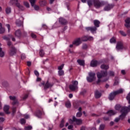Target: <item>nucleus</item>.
Returning <instances> with one entry per match:
<instances>
[{
	"label": "nucleus",
	"instance_id": "obj_1",
	"mask_svg": "<svg viewBox=\"0 0 130 130\" xmlns=\"http://www.w3.org/2000/svg\"><path fill=\"white\" fill-rule=\"evenodd\" d=\"M105 5H107V1L93 0V6H94L96 9H100V8L104 7Z\"/></svg>",
	"mask_w": 130,
	"mask_h": 130
},
{
	"label": "nucleus",
	"instance_id": "obj_2",
	"mask_svg": "<svg viewBox=\"0 0 130 130\" xmlns=\"http://www.w3.org/2000/svg\"><path fill=\"white\" fill-rule=\"evenodd\" d=\"M9 4L10 6H14L15 5L16 7H17V8H18V9L21 11H24V10H25L24 7L19 3V0H10L9 2Z\"/></svg>",
	"mask_w": 130,
	"mask_h": 130
},
{
	"label": "nucleus",
	"instance_id": "obj_3",
	"mask_svg": "<svg viewBox=\"0 0 130 130\" xmlns=\"http://www.w3.org/2000/svg\"><path fill=\"white\" fill-rule=\"evenodd\" d=\"M123 93V89L122 88H120V89L113 91L111 93L109 96V100H113L114 99V97L116 96V95H118V94H121Z\"/></svg>",
	"mask_w": 130,
	"mask_h": 130
},
{
	"label": "nucleus",
	"instance_id": "obj_4",
	"mask_svg": "<svg viewBox=\"0 0 130 130\" xmlns=\"http://www.w3.org/2000/svg\"><path fill=\"white\" fill-rule=\"evenodd\" d=\"M78 85H79L78 81H72V84L69 85L70 90L71 91H76V90H78Z\"/></svg>",
	"mask_w": 130,
	"mask_h": 130
},
{
	"label": "nucleus",
	"instance_id": "obj_5",
	"mask_svg": "<svg viewBox=\"0 0 130 130\" xmlns=\"http://www.w3.org/2000/svg\"><path fill=\"white\" fill-rule=\"evenodd\" d=\"M88 77H87V80L89 82L91 83L96 79V74L93 72H89L88 73Z\"/></svg>",
	"mask_w": 130,
	"mask_h": 130
},
{
	"label": "nucleus",
	"instance_id": "obj_6",
	"mask_svg": "<svg viewBox=\"0 0 130 130\" xmlns=\"http://www.w3.org/2000/svg\"><path fill=\"white\" fill-rule=\"evenodd\" d=\"M116 49L117 51L122 50V49H125V47L123 46V42L121 41L118 42L116 46Z\"/></svg>",
	"mask_w": 130,
	"mask_h": 130
},
{
	"label": "nucleus",
	"instance_id": "obj_7",
	"mask_svg": "<svg viewBox=\"0 0 130 130\" xmlns=\"http://www.w3.org/2000/svg\"><path fill=\"white\" fill-rule=\"evenodd\" d=\"M96 75L98 79H101L102 78L106 77L107 76V71H102L101 72H98Z\"/></svg>",
	"mask_w": 130,
	"mask_h": 130
},
{
	"label": "nucleus",
	"instance_id": "obj_8",
	"mask_svg": "<svg viewBox=\"0 0 130 130\" xmlns=\"http://www.w3.org/2000/svg\"><path fill=\"white\" fill-rule=\"evenodd\" d=\"M105 7L104 8V11H105L106 12H108V11H110L112 9H113V7H114V5L113 4H108V2H107V4H106Z\"/></svg>",
	"mask_w": 130,
	"mask_h": 130
},
{
	"label": "nucleus",
	"instance_id": "obj_9",
	"mask_svg": "<svg viewBox=\"0 0 130 130\" xmlns=\"http://www.w3.org/2000/svg\"><path fill=\"white\" fill-rule=\"evenodd\" d=\"M16 53L17 49H16L15 47L12 46L8 52V54H9L11 56H13V55H15V54Z\"/></svg>",
	"mask_w": 130,
	"mask_h": 130
},
{
	"label": "nucleus",
	"instance_id": "obj_10",
	"mask_svg": "<svg viewBox=\"0 0 130 130\" xmlns=\"http://www.w3.org/2000/svg\"><path fill=\"white\" fill-rule=\"evenodd\" d=\"M86 30H87V31H90L91 33L94 34L96 33V31H97V27H96V26L87 27H86Z\"/></svg>",
	"mask_w": 130,
	"mask_h": 130
},
{
	"label": "nucleus",
	"instance_id": "obj_11",
	"mask_svg": "<svg viewBox=\"0 0 130 130\" xmlns=\"http://www.w3.org/2000/svg\"><path fill=\"white\" fill-rule=\"evenodd\" d=\"M93 39L94 38H93L92 37L84 36L81 38L80 40L81 41H88V40H89V41H92V40H93Z\"/></svg>",
	"mask_w": 130,
	"mask_h": 130
},
{
	"label": "nucleus",
	"instance_id": "obj_12",
	"mask_svg": "<svg viewBox=\"0 0 130 130\" xmlns=\"http://www.w3.org/2000/svg\"><path fill=\"white\" fill-rule=\"evenodd\" d=\"M54 85V83H53V82L49 83V82L47 81L44 85V89L46 90V89H48L49 88H52Z\"/></svg>",
	"mask_w": 130,
	"mask_h": 130
},
{
	"label": "nucleus",
	"instance_id": "obj_13",
	"mask_svg": "<svg viewBox=\"0 0 130 130\" xmlns=\"http://www.w3.org/2000/svg\"><path fill=\"white\" fill-rule=\"evenodd\" d=\"M82 43V41H81V39L80 38L76 39L73 42V45H75V46H79L80 44Z\"/></svg>",
	"mask_w": 130,
	"mask_h": 130
},
{
	"label": "nucleus",
	"instance_id": "obj_14",
	"mask_svg": "<svg viewBox=\"0 0 130 130\" xmlns=\"http://www.w3.org/2000/svg\"><path fill=\"white\" fill-rule=\"evenodd\" d=\"M9 98L10 100H12V101H13L12 103V105H16V104H18V100H17V99L15 98V96L10 95Z\"/></svg>",
	"mask_w": 130,
	"mask_h": 130
},
{
	"label": "nucleus",
	"instance_id": "obj_15",
	"mask_svg": "<svg viewBox=\"0 0 130 130\" xmlns=\"http://www.w3.org/2000/svg\"><path fill=\"white\" fill-rule=\"evenodd\" d=\"M59 23H60L61 25H67L68 21L65 19L61 17L59 18Z\"/></svg>",
	"mask_w": 130,
	"mask_h": 130
},
{
	"label": "nucleus",
	"instance_id": "obj_16",
	"mask_svg": "<svg viewBox=\"0 0 130 130\" xmlns=\"http://www.w3.org/2000/svg\"><path fill=\"white\" fill-rule=\"evenodd\" d=\"M73 119L75 120V122L76 123V124H78V125L82 124V121L81 119H77V118H76L75 116H73Z\"/></svg>",
	"mask_w": 130,
	"mask_h": 130
},
{
	"label": "nucleus",
	"instance_id": "obj_17",
	"mask_svg": "<svg viewBox=\"0 0 130 130\" xmlns=\"http://www.w3.org/2000/svg\"><path fill=\"white\" fill-rule=\"evenodd\" d=\"M98 65V61L97 60H92L90 62V67L95 68Z\"/></svg>",
	"mask_w": 130,
	"mask_h": 130
},
{
	"label": "nucleus",
	"instance_id": "obj_18",
	"mask_svg": "<svg viewBox=\"0 0 130 130\" xmlns=\"http://www.w3.org/2000/svg\"><path fill=\"white\" fill-rule=\"evenodd\" d=\"M93 24L95 27L98 28L100 26V21L98 20H93Z\"/></svg>",
	"mask_w": 130,
	"mask_h": 130
},
{
	"label": "nucleus",
	"instance_id": "obj_19",
	"mask_svg": "<svg viewBox=\"0 0 130 130\" xmlns=\"http://www.w3.org/2000/svg\"><path fill=\"white\" fill-rule=\"evenodd\" d=\"M9 109H10V106L8 105H5L4 108V111L7 114H10V112H9Z\"/></svg>",
	"mask_w": 130,
	"mask_h": 130
},
{
	"label": "nucleus",
	"instance_id": "obj_20",
	"mask_svg": "<svg viewBox=\"0 0 130 130\" xmlns=\"http://www.w3.org/2000/svg\"><path fill=\"white\" fill-rule=\"evenodd\" d=\"M107 113V114H108V115H109L110 116H111L112 115H114L115 114H116V112L112 110H111L108 111Z\"/></svg>",
	"mask_w": 130,
	"mask_h": 130
},
{
	"label": "nucleus",
	"instance_id": "obj_21",
	"mask_svg": "<svg viewBox=\"0 0 130 130\" xmlns=\"http://www.w3.org/2000/svg\"><path fill=\"white\" fill-rule=\"evenodd\" d=\"M95 98L98 99L101 97V93L99 92L98 90H96L94 93Z\"/></svg>",
	"mask_w": 130,
	"mask_h": 130
},
{
	"label": "nucleus",
	"instance_id": "obj_22",
	"mask_svg": "<svg viewBox=\"0 0 130 130\" xmlns=\"http://www.w3.org/2000/svg\"><path fill=\"white\" fill-rule=\"evenodd\" d=\"M77 62L80 66H82V67L85 66V61L83 60L78 59L77 60Z\"/></svg>",
	"mask_w": 130,
	"mask_h": 130
},
{
	"label": "nucleus",
	"instance_id": "obj_23",
	"mask_svg": "<svg viewBox=\"0 0 130 130\" xmlns=\"http://www.w3.org/2000/svg\"><path fill=\"white\" fill-rule=\"evenodd\" d=\"M35 115L37 116V117L40 118V117H41V115H42V112H41V111L40 110H38L36 112Z\"/></svg>",
	"mask_w": 130,
	"mask_h": 130
},
{
	"label": "nucleus",
	"instance_id": "obj_24",
	"mask_svg": "<svg viewBox=\"0 0 130 130\" xmlns=\"http://www.w3.org/2000/svg\"><path fill=\"white\" fill-rule=\"evenodd\" d=\"M16 24L17 26H18L19 27H20V26H22L23 21H21V20H20V19H17L16 21Z\"/></svg>",
	"mask_w": 130,
	"mask_h": 130
},
{
	"label": "nucleus",
	"instance_id": "obj_25",
	"mask_svg": "<svg viewBox=\"0 0 130 130\" xmlns=\"http://www.w3.org/2000/svg\"><path fill=\"white\" fill-rule=\"evenodd\" d=\"M15 35L16 37H21V30H17L15 31Z\"/></svg>",
	"mask_w": 130,
	"mask_h": 130
},
{
	"label": "nucleus",
	"instance_id": "obj_26",
	"mask_svg": "<svg viewBox=\"0 0 130 130\" xmlns=\"http://www.w3.org/2000/svg\"><path fill=\"white\" fill-rule=\"evenodd\" d=\"M5 28L3 27V24L0 23V34H3V33H5Z\"/></svg>",
	"mask_w": 130,
	"mask_h": 130
},
{
	"label": "nucleus",
	"instance_id": "obj_27",
	"mask_svg": "<svg viewBox=\"0 0 130 130\" xmlns=\"http://www.w3.org/2000/svg\"><path fill=\"white\" fill-rule=\"evenodd\" d=\"M101 68L102 70H108L109 69V66L108 65H106L104 64L101 65Z\"/></svg>",
	"mask_w": 130,
	"mask_h": 130
},
{
	"label": "nucleus",
	"instance_id": "obj_28",
	"mask_svg": "<svg viewBox=\"0 0 130 130\" xmlns=\"http://www.w3.org/2000/svg\"><path fill=\"white\" fill-rule=\"evenodd\" d=\"M39 4L41 7H44V6H46L47 2L46 1H42L40 2Z\"/></svg>",
	"mask_w": 130,
	"mask_h": 130
},
{
	"label": "nucleus",
	"instance_id": "obj_29",
	"mask_svg": "<svg viewBox=\"0 0 130 130\" xmlns=\"http://www.w3.org/2000/svg\"><path fill=\"white\" fill-rule=\"evenodd\" d=\"M5 11L6 14H10L11 12H12V9L10 7H7Z\"/></svg>",
	"mask_w": 130,
	"mask_h": 130
},
{
	"label": "nucleus",
	"instance_id": "obj_30",
	"mask_svg": "<svg viewBox=\"0 0 130 130\" xmlns=\"http://www.w3.org/2000/svg\"><path fill=\"white\" fill-rule=\"evenodd\" d=\"M121 108L122 109V108H121V106H120V105H116L115 107V109L118 111H119Z\"/></svg>",
	"mask_w": 130,
	"mask_h": 130
},
{
	"label": "nucleus",
	"instance_id": "obj_31",
	"mask_svg": "<svg viewBox=\"0 0 130 130\" xmlns=\"http://www.w3.org/2000/svg\"><path fill=\"white\" fill-rule=\"evenodd\" d=\"M71 106H72V105L71 104V102H67L66 103V107L67 108H71Z\"/></svg>",
	"mask_w": 130,
	"mask_h": 130
},
{
	"label": "nucleus",
	"instance_id": "obj_32",
	"mask_svg": "<svg viewBox=\"0 0 130 130\" xmlns=\"http://www.w3.org/2000/svg\"><path fill=\"white\" fill-rule=\"evenodd\" d=\"M39 54H40V56H41V57H43V56H44V54H45L44 51H43V50H40Z\"/></svg>",
	"mask_w": 130,
	"mask_h": 130
},
{
	"label": "nucleus",
	"instance_id": "obj_33",
	"mask_svg": "<svg viewBox=\"0 0 130 130\" xmlns=\"http://www.w3.org/2000/svg\"><path fill=\"white\" fill-rule=\"evenodd\" d=\"M58 74L59 76H63L64 75V71L63 70H59Z\"/></svg>",
	"mask_w": 130,
	"mask_h": 130
},
{
	"label": "nucleus",
	"instance_id": "obj_34",
	"mask_svg": "<svg viewBox=\"0 0 130 130\" xmlns=\"http://www.w3.org/2000/svg\"><path fill=\"white\" fill-rule=\"evenodd\" d=\"M30 3L31 7H34V5H35V3H36V0H29Z\"/></svg>",
	"mask_w": 130,
	"mask_h": 130
},
{
	"label": "nucleus",
	"instance_id": "obj_35",
	"mask_svg": "<svg viewBox=\"0 0 130 130\" xmlns=\"http://www.w3.org/2000/svg\"><path fill=\"white\" fill-rule=\"evenodd\" d=\"M109 77H114V72L113 71H109L108 73Z\"/></svg>",
	"mask_w": 130,
	"mask_h": 130
},
{
	"label": "nucleus",
	"instance_id": "obj_36",
	"mask_svg": "<svg viewBox=\"0 0 130 130\" xmlns=\"http://www.w3.org/2000/svg\"><path fill=\"white\" fill-rule=\"evenodd\" d=\"M119 33L121 34V35H122V36H124V37H125L126 35H127L126 33L124 32V31L122 30H120Z\"/></svg>",
	"mask_w": 130,
	"mask_h": 130
},
{
	"label": "nucleus",
	"instance_id": "obj_37",
	"mask_svg": "<svg viewBox=\"0 0 130 130\" xmlns=\"http://www.w3.org/2000/svg\"><path fill=\"white\" fill-rule=\"evenodd\" d=\"M110 43H115L116 42V40L115 38H112L110 40Z\"/></svg>",
	"mask_w": 130,
	"mask_h": 130
},
{
	"label": "nucleus",
	"instance_id": "obj_38",
	"mask_svg": "<svg viewBox=\"0 0 130 130\" xmlns=\"http://www.w3.org/2000/svg\"><path fill=\"white\" fill-rule=\"evenodd\" d=\"M104 128H105V125H104V124H101L100 125V127H99V129L100 130H103V129H104Z\"/></svg>",
	"mask_w": 130,
	"mask_h": 130
},
{
	"label": "nucleus",
	"instance_id": "obj_39",
	"mask_svg": "<svg viewBox=\"0 0 130 130\" xmlns=\"http://www.w3.org/2000/svg\"><path fill=\"white\" fill-rule=\"evenodd\" d=\"M64 66V64H62L61 66H59L58 67V70L59 71H62V69H63V67Z\"/></svg>",
	"mask_w": 130,
	"mask_h": 130
},
{
	"label": "nucleus",
	"instance_id": "obj_40",
	"mask_svg": "<svg viewBox=\"0 0 130 130\" xmlns=\"http://www.w3.org/2000/svg\"><path fill=\"white\" fill-rule=\"evenodd\" d=\"M32 126H27L24 127V130H30V129H32Z\"/></svg>",
	"mask_w": 130,
	"mask_h": 130
},
{
	"label": "nucleus",
	"instance_id": "obj_41",
	"mask_svg": "<svg viewBox=\"0 0 130 130\" xmlns=\"http://www.w3.org/2000/svg\"><path fill=\"white\" fill-rule=\"evenodd\" d=\"M118 84V78H115L114 86H116Z\"/></svg>",
	"mask_w": 130,
	"mask_h": 130
},
{
	"label": "nucleus",
	"instance_id": "obj_42",
	"mask_svg": "<svg viewBox=\"0 0 130 130\" xmlns=\"http://www.w3.org/2000/svg\"><path fill=\"white\" fill-rule=\"evenodd\" d=\"M20 123L21 124H25V123H26V120H25V119H21L20 120Z\"/></svg>",
	"mask_w": 130,
	"mask_h": 130
},
{
	"label": "nucleus",
	"instance_id": "obj_43",
	"mask_svg": "<svg viewBox=\"0 0 130 130\" xmlns=\"http://www.w3.org/2000/svg\"><path fill=\"white\" fill-rule=\"evenodd\" d=\"M64 123V119H62L61 121V123L60 124V127H63V123Z\"/></svg>",
	"mask_w": 130,
	"mask_h": 130
},
{
	"label": "nucleus",
	"instance_id": "obj_44",
	"mask_svg": "<svg viewBox=\"0 0 130 130\" xmlns=\"http://www.w3.org/2000/svg\"><path fill=\"white\" fill-rule=\"evenodd\" d=\"M77 117H81L82 116V112H79L76 114Z\"/></svg>",
	"mask_w": 130,
	"mask_h": 130
},
{
	"label": "nucleus",
	"instance_id": "obj_45",
	"mask_svg": "<svg viewBox=\"0 0 130 130\" xmlns=\"http://www.w3.org/2000/svg\"><path fill=\"white\" fill-rule=\"evenodd\" d=\"M87 4L89 7H91V6H92V4H93V2H92V1L91 0H88L87 1Z\"/></svg>",
	"mask_w": 130,
	"mask_h": 130
},
{
	"label": "nucleus",
	"instance_id": "obj_46",
	"mask_svg": "<svg viewBox=\"0 0 130 130\" xmlns=\"http://www.w3.org/2000/svg\"><path fill=\"white\" fill-rule=\"evenodd\" d=\"M32 7H34V8L36 11H38V10H39V6H38L37 5H34Z\"/></svg>",
	"mask_w": 130,
	"mask_h": 130
},
{
	"label": "nucleus",
	"instance_id": "obj_47",
	"mask_svg": "<svg viewBox=\"0 0 130 130\" xmlns=\"http://www.w3.org/2000/svg\"><path fill=\"white\" fill-rule=\"evenodd\" d=\"M88 47V46L87 45V44H84L83 45H82V48L83 49H87Z\"/></svg>",
	"mask_w": 130,
	"mask_h": 130
},
{
	"label": "nucleus",
	"instance_id": "obj_48",
	"mask_svg": "<svg viewBox=\"0 0 130 130\" xmlns=\"http://www.w3.org/2000/svg\"><path fill=\"white\" fill-rule=\"evenodd\" d=\"M24 116L25 119H28V118H30V116L27 114H24Z\"/></svg>",
	"mask_w": 130,
	"mask_h": 130
},
{
	"label": "nucleus",
	"instance_id": "obj_49",
	"mask_svg": "<svg viewBox=\"0 0 130 130\" xmlns=\"http://www.w3.org/2000/svg\"><path fill=\"white\" fill-rule=\"evenodd\" d=\"M4 56H5V52L4 51L0 52V57H4Z\"/></svg>",
	"mask_w": 130,
	"mask_h": 130
},
{
	"label": "nucleus",
	"instance_id": "obj_50",
	"mask_svg": "<svg viewBox=\"0 0 130 130\" xmlns=\"http://www.w3.org/2000/svg\"><path fill=\"white\" fill-rule=\"evenodd\" d=\"M125 22L126 23L129 24V23H130V18H127V19L125 20Z\"/></svg>",
	"mask_w": 130,
	"mask_h": 130
},
{
	"label": "nucleus",
	"instance_id": "obj_51",
	"mask_svg": "<svg viewBox=\"0 0 130 130\" xmlns=\"http://www.w3.org/2000/svg\"><path fill=\"white\" fill-rule=\"evenodd\" d=\"M6 26L8 28V32H10V30L11 26L9 24H6Z\"/></svg>",
	"mask_w": 130,
	"mask_h": 130
},
{
	"label": "nucleus",
	"instance_id": "obj_52",
	"mask_svg": "<svg viewBox=\"0 0 130 130\" xmlns=\"http://www.w3.org/2000/svg\"><path fill=\"white\" fill-rule=\"evenodd\" d=\"M69 121L70 123H74V122H75V120H74V117H73V119H70Z\"/></svg>",
	"mask_w": 130,
	"mask_h": 130
},
{
	"label": "nucleus",
	"instance_id": "obj_53",
	"mask_svg": "<svg viewBox=\"0 0 130 130\" xmlns=\"http://www.w3.org/2000/svg\"><path fill=\"white\" fill-rule=\"evenodd\" d=\"M53 12H54V13H57V14H59V12H57V8H53Z\"/></svg>",
	"mask_w": 130,
	"mask_h": 130
},
{
	"label": "nucleus",
	"instance_id": "obj_54",
	"mask_svg": "<svg viewBox=\"0 0 130 130\" xmlns=\"http://www.w3.org/2000/svg\"><path fill=\"white\" fill-rule=\"evenodd\" d=\"M3 39H4V40H6L7 41H9L10 40V39L7 36L3 37Z\"/></svg>",
	"mask_w": 130,
	"mask_h": 130
},
{
	"label": "nucleus",
	"instance_id": "obj_55",
	"mask_svg": "<svg viewBox=\"0 0 130 130\" xmlns=\"http://www.w3.org/2000/svg\"><path fill=\"white\" fill-rule=\"evenodd\" d=\"M24 5L26 7V8H29V3L28 2H24Z\"/></svg>",
	"mask_w": 130,
	"mask_h": 130
},
{
	"label": "nucleus",
	"instance_id": "obj_56",
	"mask_svg": "<svg viewBox=\"0 0 130 130\" xmlns=\"http://www.w3.org/2000/svg\"><path fill=\"white\" fill-rule=\"evenodd\" d=\"M34 73H35V75H36V76H37V77L39 76V73L38 72V71H35Z\"/></svg>",
	"mask_w": 130,
	"mask_h": 130
},
{
	"label": "nucleus",
	"instance_id": "obj_57",
	"mask_svg": "<svg viewBox=\"0 0 130 130\" xmlns=\"http://www.w3.org/2000/svg\"><path fill=\"white\" fill-rule=\"evenodd\" d=\"M125 27L126 28H130V24L129 23H126L125 24Z\"/></svg>",
	"mask_w": 130,
	"mask_h": 130
},
{
	"label": "nucleus",
	"instance_id": "obj_58",
	"mask_svg": "<svg viewBox=\"0 0 130 130\" xmlns=\"http://www.w3.org/2000/svg\"><path fill=\"white\" fill-rule=\"evenodd\" d=\"M119 120H120V118H119V117L115 119V122H118Z\"/></svg>",
	"mask_w": 130,
	"mask_h": 130
},
{
	"label": "nucleus",
	"instance_id": "obj_59",
	"mask_svg": "<svg viewBox=\"0 0 130 130\" xmlns=\"http://www.w3.org/2000/svg\"><path fill=\"white\" fill-rule=\"evenodd\" d=\"M21 58L22 59H24V58H26V55L25 54H21Z\"/></svg>",
	"mask_w": 130,
	"mask_h": 130
},
{
	"label": "nucleus",
	"instance_id": "obj_60",
	"mask_svg": "<svg viewBox=\"0 0 130 130\" xmlns=\"http://www.w3.org/2000/svg\"><path fill=\"white\" fill-rule=\"evenodd\" d=\"M16 113V108H13L12 109V114H15Z\"/></svg>",
	"mask_w": 130,
	"mask_h": 130
},
{
	"label": "nucleus",
	"instance_id": "obj_61",
	"mask_svg": "<svg viewBox=\"0 0 130 130\" xmlns=\"http://www.w3.org/2000/svg\"><path fill=\"white\" fill-rule=\"evenodd\" d=\"M31 36L32 37V38L35 39L36 38V35L34 34H31Z\"/></svg>",
	"mask_w": 130,
	"mask_h": 130
},
{
	"label": "nucleus",
	"instance_id": "obj_62",
	"mask_svg": "<svg viewBox=\"0 0 130 130\" xmlns=\"http://www.w3.org/2000/svg\"><path fill=\"white\" fill-rule=\"evenodd\" d=\"M42 28H44V29H47V25L45 24H43L42 25Z\"/></svg>",
	"mask_w": 130,
	"mask_h": 130
},
{
	"label": "nucleus",
	"instance_id": "obj_63",
	"mask_svg": "<svg viewBox=\"0 0 130 130\" xmlns=\"http://www.w3.org/2000/svg\"><path fill=\"white\" fill-rule=\"evenodd\" d=\"M74 127V126L73 125H70L68 126V129H72Z\"/></svg>",
	"mask_w": 130,
	"mask_h": 130
},
{
	"label": "nucleus",
	"instance_id": "obj_64",
	"mask_svg": "<svg viewBox=\"0 0 130 130\" xmlns=\"http://www.w3.org/2000/svg\"><path fill=\"white\" fill-rule=\"evenodd\" d=\"M127 35L130 37V29L127 30Z\"/></svg>",
	"mask_w": 130,
	"mask_h": 130
}]
</instances>
